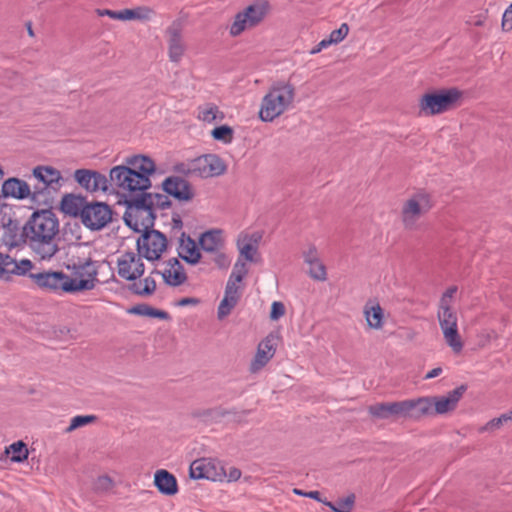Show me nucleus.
<instances>
[{
  "label": "nucleus",
  "instance_id": "nucleus-42",
  "mask_svg": "<svg viewBox=\"0 0 512 512\" xmlns=\"http://www.w3.org/2000/svg\"><path fill=\"white\" fill-rule=\"evenodd\" d=\"M96 420L94 415H78L71 419L69 426L65 429L66 433H71L76 429L87 426Z\"/></svg>",
  "mask_w": 512,
  "mask_h": 512
},
{
  "label": "nucleus",
  "instance_id": "nucleus-54",
  "mask_svg": "<svg viewBox=\"0 0 512 512\" xmlns=\"http://www.w3.org/2000/svg\"><path fill=\"white\" fill-rule=\"evenodd\" d=\"M224 477H227L229 482L237 481L241 477V471L238 468L230 467L228 473L224 472Z\"/></svg>",
  "mask_w": 512,
  "mask_h": 512
},
{
  "label": "nucleus",
  "instance_id": "nucleus-56",
  "mask_svg": "<svg viewBox=\"0 0 512 512\" xmlns=\"http://www.w3.org/2000/svg\"><path fill=\"white\" fill-rule=\"evenodd\" d=\"M200 303V299L195 297H185L179 300L178 306H188L193 305L196 306Z\"/></svg>",
  "mask_w": 512,
  "mask_h": 512
},
{
  "label": "nucleus",
  "instance_id": "nucleus-31",
  "mask_svg": "<svg viewBox=\"0 0 512 512\" xmlns=\"http://www.w3.org/2000/svg\"><path fill=\"white\" fill-rule=\"evenodd\" d=\"M125 164L132 167L138 174H142L150 179L156 171L155 162L147 155L138 154L125 158Z\"/></svg>",
  "mask_w": 512,
  "mask_h": 512
},
{
  "label": "nucleus",
  "instance_id": "nucleus-41",
  "mask_svg": "<svg viewBox=\"0 0 512 512\" xmlns=\"http://www.w3.org/2000/svg\"><path fill=\"white\" fill-rule=\"evenodd\" d=\"M509 421H512V410L509 411L508 413L502 414L497 418L491 419L484 426L479 428V432H494L500 429L504 424L508 423Z\"/></svg>",
  "mask_w": 512,
  "mask_h": 512
},
{
  "label": "nucleus",
  "instance_id": "nucleus-16",
  "mask_svg": "<svg viewBox=\"0 0 512 512\" xmlns=\"http://www.w3.org/2000/svg\"><path fill=\"white\" fill-rule=\"evenodd\" d=\"M30 278L40 288L56 294H72L68 274L62 271H45L30 274Z\"/></svg>",
  "mask_w": 512,
  "mask_h": 512
},
{
  "label": "nucleus",
  "instance_id": "nucleus-37",
  "mask_svg": "<svg viewBox=\"0 0 512 512\" xmlns=\"http://www.w3.org/2000/svg\"><path fill=\"white\" fill-rule=\"evenodd\" d=\"M225 118L224 113L218 108V106L207 103L199 107L198 119L206 123L221 122Z\"/></svg>",
  "mask_w": 512,
  "mask_h": 512
},
{
  "label": "nucleus",
  "instance_id": "nucleus-30",
  "mask_svg": "<svg viewBox=\"0 0 512 512\" xmlns=\"http://www.w3.org/2000/svg\"><path fill=\"white\" fill-rule=\"evenodd\" d=\"M154 485L163 495L173 496L178 492V484L175 476L164 469L155 472Z\"/></svg>",
  "mask_w": 512,
  "mask_h": 512
},
{
  "label": "nucleus",
  "instance_id": "nucleus-36",
  "mask_svg": "<svg viewBox=\"0 0 512 512\" xmlns=\"http://www.w3.org/2000/svg\"><path fill=\"white\" fill-rule=\"evenodd\" d=\"M4 453L10 458L11 462L22 463L28 459L29 449L26 443L18 440L7 446Z\"/></svg>",
  "mask_w": 512,
  "mask_h": 512
},
{
  "label": "nucleus",
  "instance_id": "nucleus-19",
  "mask_svg": "<svg viewBox=\"0 0 512 512\" xmlns=\"http://www.w3.org/2000/svg\"><path fill=\"white\" fill-rule=\"evenodd\" d=\"M190 477L193 479H208L222 481L224 470L214 460L201 458L194 460L190 465Z\"/></svg>",
  "mask_w": 512,
  "mask_h": 512
},
{
  "label": "nucleus",
  "instance_id": "nucleus-7",
  "mask_svg": "<svg viewBox=\"0 0 512 512\" xmlns=\"http://www.w3.org/2000/svg\"><path fill=\"white\" fill-rule=\"evenodd\" d=\"M176 169L178 172L186 175L210 178L224 174L227 166L219 156L207 154L180 163Z\"/></svg>",
  "mask_w": 512,
  "mask_h": 512
},
{
  "label": "nucleus",
  "instance_id": "nucleus-4",
  "mask_svg": "<svg viewBox=\"0 0 512 512\" xmlns=\"http://www.w3.org/2000/svg\"><path fill=\"white\" fill-rule=\"evenodd\" d=\"M456 291L457 288L452 286L443 293L439 301L437 318L445 343L453 353L460 354L464 342L458 331L457 313L453 309V298Z\"/></svg>",
  "mask_w": 512,
  "mask_h": 512
},
{
  "label": "nucleus",
  "instance_id": "nucleus-21",
  "mask_svg": "<svg viewBox=\"0 0 512 512\" xmlns=\"http://www.w3.org/2000/svg\"><path fill=\"white\" fill-rule=\"evenodd\" d=\"M75 181L88 192L107 191L108 179L98 171L77 169L74 172Z\"/></svg>",
  "mask_w": 512,
  "mask_h": 512
},
{
  "label": "nucleus",
  "instance_id": "nucleus-14",
  "mask_svg": "<svg viewBox=\"0 0 512 512\" xmlns=\"http://www.w3.org/2000/svg\"><path fill=\"white\" fill-rule=\"evenodd\" d=\"M32 176L37 180V184L33 186V190H38L39 201L57 192L63 184L61 172L52 166L39 165L33 168Z\"/></svg>",
  "mask_w": 512,
  "mask_h": 512
},
{
  "label": "nucleus",
  "instance_id": "nucleus-12",
  "mask_svg": "<svg viewBox=\"0 0 512 512\" xmlns=\"http://www.w3.org/2000/svg\"><path fill=\"white\" fill-rule=\"evenodd\" d=\"M168 240L158 230L143 232L137 239V251L148 261H157L166 252Z\"/></svg>",
  "mask_w": 512,
  "mask_h": 512
},
{
  "label": "nucleus",
  "instance_id": "nucleus-52",
  "mask_svg": "<svg viewBox=\"0 0 512 512\" xmlns=\"http://www.w3.org/2000/svg\"><path fill=\"white\" fill-rule=\"evenodd\" d=\"M76 199L71 195H66L62 199V209L71 214H76V209H74Z\"/></svg>",
  "mask_w": 512,
  "mask_h": 512
},
{
  "label": "nucleus",
  "instance_id": "nucleus-23",
  "mask_svg": "<svg viewBox=\"0 0 512 512\" xmlns=\"http://www.w3.org/2000/svg\"><path fill=\"white\" fill-rule=\"evenodd\" d=\"M304 262L309 266V276L317 281H325L327 279L326 267L320 259L317 247L308 243L302 250Z\"/></svg>",
  "mask_w": 512,
  "mask_h": 512
},
{
  "label": "nucleus",
  "instance_id": "nucleus-26",
  "mask_svg": "<svg viewBox=\"0 0 512 512\" xmlns=\"http://www.w3.org/2000/svg\"><path fill=\"white\" fill-rule=\"evenodd\" d=\"M464 390L465 388L461 386L448 392L446 395L432 397L434 415H443L454 411Z\"/></svg>",
  "mask_w": 512,
  "mask_h": 512
},
{
  "label": "nucleus",
  "instance_id": "nucleus-32",
  "mask_svg": "<svg viewBox=\"0 0 512 512\" xmlns=\"http://www.w3.org/2000/svg\"><path fill=\"white\" fill-rule=\"evenodd\" d=\"M199 244L204 252H217L221 248H225V238L223 232L219 229H213L204 232L199 237Z\"/></svg>",
  "mask_w": 512,
  "mask_h": 512
},
{
  "label": "nucleus",
  "instance_id": "nucleus-40",
  "mask_svg": "<svg viewBox=\"0 0 512 512\" xmlns=\"http://www.w3.org/2000/svg\"><path fill=\"white\" fill-rule=\"evenodd\" d=\"M247 273L248 269L246 267V263L243 261V259L238 258V260L234 264L233 271L226 285H230L232 282L233 287L240 289L239 283L243 280Z\"/></svg>",
  "mask_w": 512,
  "mask_h": 512
},
{
  "label": "nucleus",
  "instance_id": "nucleus-8",
  "mask_svg": "<svg viewBox=\"0 0 512 512\" xmlns=\"http://www.w3.org/2000/svg\"><path fill=\"white\" fill-rule=\"evenodd\" d=\"M125 223L137 232L151 230L154 225L155 214L143 197H137L127 202V208L124 213Z\"/></svg>",
  "mask_w": 512,
  "mask_h": 512
},
{
  "label": "nucleus",
  "instance_id": "nucleus-10",
  "mask_svg": "<svg viewBox=\"0 0 512 512\" xmlns=\"http://www.w3.org/2000/svg\"><path fill=\"white\" fill-rule=\"evenodd\" d=\"M460 96L461 93L457 89L427 93L419 101L420 112L426 116L441 114L451 109Z\"/></svg>",
  "mask_w": 512,
  "mask_h": 512
},
{
  "label": "nucleus",
  "instance_id": "nucleus-45",
  "mask_svg": "<svg viewBox=\"0 0 512 512\" xmlns=\"http://www.w3.org/2000/svg\"><path fill=\"white\" fill-rule=\"evenodd\" d=\"M348 33H349V26H348V24L343 23V24H341V26L338 29L333 30L330 33V35L327 38H325L324 40L328 44V46L336 45V44L342 42L346 38Z\"/></svg>",
  "mask_w": 512,
  "mask_h": 512
},
{
  "label": "nucleus",
  "instance_id": "nucleus-43",
  "mask_svg": "<svg viewBox=\"0 0 512 512\" xmlns=\"http://www.w3.org/2000/svg\"><path fill=\"white\" fill-rule=\"evenodd\" d=\"M233 134V129L227 125L216 127L211 131V135L215 140L221 141L225 144L232 142Z\"/></svg>",
  "mask_w": 512,
  "mask_h": 512
},
{
  "label": "nucleus",
  "instance_id": "nucleus-44",
  "mask_svg": "<svg viewBox=\"0 0 512 512\" xmlns=\"http://www.w3.org/2000/svg\"><path fill=\"white\" fill-rule=\"evenodd\" d=\"M115 486L113 479L108 475H101L93 482V490L96 493H107Z\"/></svg>",
  "mask_w": 512,
  "mask_h": 512
},
{
  "label": "nucleus",
  "instance_id": "nucleus-11",
  "mask_svg": "<svg viewBox=\"0 0 512 512\" xmlns=\"http://www.w3.org/2000/svg\"><path fill=\"white\" fill-rule=\"evenodd\" d=\"M68 269H72L71 274H68L72 294L91 290L95 287L98 270L94 261L88 259L82 263L73 264L72 267L68 266Z\"/></svg>",
  "mask_w": 512,
  "mask_h": 512
},
{
  "label": "nucleus",
  "instance_id": "nucleus-13",
  "mask_svg": "<svg viewBox=\"0 0 512 512\" xmlns=\"http://www.w3.org/2000/svg\"><path fill=\"white\" fill-rule=\"evenodd\" d=\"M112 209L104 202L86 203L80 213L83 225L92 230L98 231L106 227L112 221Z\"/></svg>",
  "mask_w": 512,
  "mask_h": 512
},
{
  "label": "nucleus",
  "instance_id": "nucleus-5",
  "mask_svg": "<svg viewBox=\"0 0 512 512\" xmlns=\"http://www.w3.org/2000/svg\"><path fill=\"white\" fill-rule=\"evenodd\" d=\"M111 184L123 194L145 193L151 187V179L136 173L126 164L113 167L109 173Z\"/></svg>",
  "mask_w": 512,
  "mask_h": 512
},
{
  "label": "nucleus",
  "instance_id": "nucleus-24",
  "mask_svg": "<svg viewBox=\"0 0 512 512\" xmlns=\"http://www.w3.org/2000/svg\"><path fill=\"white\" fill-rule=\"evenodd\" d=\"M156 272L161 274L164 283L170 287H179L188 281L185 268L177 258L169 259L163 270Z\"/></svg>",
  "mask_w": 512,
  "mask_h": 512
},
{
  "label": "nucleus",
  "instance_id": "nucleus-47",
  "mask_svg": "<svg viewBox=\"0 0 512 512\" xmlns=\"http://www.w3.org/2000/svg\"><path fill=\"white\" fill-rule=\"evenodd\" d=\"M212 255V261L219 269H227L231 264V258L225 252V248L219 249L217 252L210 253Z\"/></svg>",
  "mask_w": 512,
  "mask_h": 512
},
{
  "label": "nucleus",
  "instance_id": "nucleus-60",
  "mask_svg": "<svg viewBox=\"0 0 512 512\" xmlns=\"http://www.w3.org/2000/svg\"><path fill=\"white\" fill-rule=\"evenodd\" d=\"M27 31H28L29 36L34 37V31L32 29L31 24H28Z\"/></svg>",
  "mask_w": 512,
  "mask_h": 512
},
{
  "label": "nucleus",
  "instance_id": "nucleus-1",
  "mask_svg": "<svg viewBox=\"0 0 512 512\" xmlns=\"http://www.w3.org/2000/svg\"><path fill=\"white\" fill-rule=\"evenodd\" d=\"M60 222L50 209L37 210L31 214L22 229L24 243L41 260H51L60 250L58 235Z\"/></svg>",
  "mask_w": 512,
  "mask_h": 512
},
{
  "label": "nucleus",
  "instance_id": "nucleus-50",
  "mask_svg": "<svg viewBox=\"0 0 512 512\" xmlns=\"http://www.w3.org/2000/svg\"><path fill=\"white\" fill-rule=\"evenodd\" d=\"M501 26L503 31H512V3L503 13Z\"/></svg>",
  "mask_w": 512,
  "mask_h": 512
},
{
  "label": "nucleus",
  "instance_id": "nucleus-6",
  "mask_svg": "<svg viewBox=\"0 0 512 512\" xmlns=\"http://www.w3.org/2000/svg\"><path fill=\"white\" fill-rule=\"evenodd\" d=\"M433 207L431 195L420 190L406 198L401 206L400 218L404 229L415 230L419 220Z\"/></svg>",
  "mask_w": 512,
  "mask_h": 512
},
{
  "label": "nucleus",
  "instance_id": "nucleus-33",
  "mask_svg": "<svg viewBox=\"0 0 512 512\" xmlns=\"http://www.w3.org/2000/svg\"><path fill=\"white\" fill-rule=\"evenodd\" d=\"M240 298V292L238 288H235L232 286V283L230 285H226L225 288V294L224 298L221 300L218 311H217V317L218 319L222 320L226 318L233 308L238 303V300Z\"/></svg>",
  "mask_w": 512,
  "mask_h": 512
},
{
  "label": "nucleus",
  "instance_id": "nucleus-22",
  "mask_svg": "<svg viewBox=\"0 0 512 512\" xmlns=\"http://www.w3.org/2000/svg\"><path fill=\"white\" fill-rule=\"evenodd\" d=\"M33 268L29 259L17 261L8 254L0 252V279L9 281L13 275L23 276Z\"/></svg>",
  "mask_w": 512,
  "mask_h": 512
},
{
  "label": "nucleus",
  "instance_id": "nucleus-18",
  "mask_svg": "<svg viewBox=\"0 0 512 512\" xmlns=\"http://www.w3.org/2000/svg\"><path fill=\"white\" fill-rule=\"evenodd\" d=\"M276 340L277 337L274 334H269L259 342L255 356L249 366V371L252 374L260 372L274 357L277 346Z\"/></svg>",
  "mask_w": 512,
  "mask_h": 512
},
{
  "label": "nucleus",
  "instance_id": "nucleus-28",
  "mask_svg": "<svg viewBox=\"0 0 512 512\" xmlns=\"http://www.w3.org/2000/svg\"><path fill=\"white\" fill-rule=\"evenodd\" d=\"M408 409V418L420 419L424 416H433V399L432 397H420L417 399L406 400Z\"/></svg>",
  "mask_w": 512,
  "mask_h": 512
},
{
  "label": "nucleus",
  "instance_id": "nucleus-55",
  "mask_svg": "<svg viewBox=\"0 0 512 512\" xmlns=\"http://www.w3.org/2000/svg\"><path fill=\"white\" fill-rule=\"evenodd\" d=\"M96 12L99 16H108L112 19L120 20L121 10L113 11L109 9H98Z\"/></svg>",
  "mask_w": 512,
  "mask_h": 512
},
{
  "label": "nucleus",
  "instance_id": "nucleus-46",
  "mask_svg": "<svg viewBox=\"0 0 512 512\" xmlns=\"http://www.w3.org/2000/svg\"><path fill=\"white\" fill-rule=\"evenodd\" d=\"M23 240L22 235H18L15 231L11 229H4V233L2 236V242L5 246L8 248H16L20 245L21 241Z\"/></svg>",
  "mask_w": 512,
  "mask_h": 512
},
{
  "label": "nucleus",
  "instance_id": "nucleus-20",
  "mask_svg": "<svg viewBox=\"0 0 512 512\" xmlns=\"http://www.w3.org/2000/svg\"><path fill=\"white\" fill-rule=\"evenodd\" d=\"M368 412L376 419L408 418L406 400L376 403L368 407Z\"/></svg>",
  "mask_w": 512,
  "mask_h": 512
},
{
  "label": "nucleus",
  "instance_id": "nucleus-59",
  "mask_svg": "<svg viewBox=\"0 0 512 512\" xmlns=\"http://www.w3.org/2000/svg\"><path fill=\"white\" fill-rule=\"evenodd\" d=\"M416 336H417V332L414 330L408 329L405 332V338L408 340H414L416 338Z\"/></svg>",
  "mask_w": 512,
  "mask_h": 512
},
{
  "label": "nucleus",
  "instance_id": "nucleus-27",
  "mask_svg": "<svg viewBox=\"0 0 512 512\" xmlns=\"http://www.w3.org/2000/svg\"><path fill=\"white\" fill-rule=\"evenodd\" d=\"M163 189L178 200L188 201L193 192L188 182L180 177H168L162 183Z\"/></svg>",
  "mask_w": 512,
  "mask_h": 512
},
{
  "label": "nucleus",
  "instance_id": "nucleus-58",
  "mask_svg": "<svg viewBox=\"0 0 512 512\" xmlns=\"http://www.w3.org/2000/svg\"><path fill=\"white\" fill-rule=\"evenodd\" d=\"M441 373H442V368H440V367L434 368L425 375V379L428 380V379L435 378V377L439 376Z\"/></svg>",
  "mask_w": 512,
  "mask_h": 512
},
{
  "label": "nucleus",
  "instance_id": "nucleus-25",
  "mask_svg": "<svg viewBox=\"0 0 512 512\" xmlns=\"http://www.w3.org/2000/svg\"><path fill=\"white\" fill-rule=\"evenodd\" d=\"M261 235L258 233H243L237 239V248L239 251V258L249 262H257L258 246Z\"/></svg>",
  "mask_w": 512,
  "mask_h": 512
},
{
  "label": "nucleus",
  "instance_id": "nucleus-35",
  "mask_svg": "<svg viewBox=\"0 0 512 512\" xmlns=\"http://www.w3.org/2000/svg\"><path fill=\"white\" fill-rule=\"evenodd\" d=\"M155 12L152 8L148 6H137L132 9H123L121 10L120 20L121 21H130V20H138V21H149Z\"/></svg>",
  "mask_w": 512,
  "mask_h": 512
},
{
  "label": "nucleus",
  "instance_id": "nucleus-9",
  "mask_svg": "<svg viewBox=\"0 0 512 512\" xmlns=\"http://www.w3.org/2000/svg\"><path fill=\"white\" fill-rule=\"evenodd\" d=\"M268 10L269 5L266 1H256L247 6L235 15L234 21L230 26V34L235 37L257 26L264 20Z\"/></svg>",
  "mask_w": 512,
  "mask_h": 512
},
{
  "label": "nucleus",
  "instance_id": "nucleus-48",
  "mask_svg": "<svg viewBox=\"0 0 512 512\" xmlns=\"http://www.w3.org/2000/svg\"><path fill=\"white\" fill-rule=\"evenodd\" d=\"M133 311L143 316L156 317L160 319L167 318V313L165 311L154 309L148 305H139L135 307Z\"/></svg>",
  "mask_w": 512,
  "mask_h": 512
},
{
  "label": "nucleus",
  "instance_id": "nucleus-3",
  "mask_svg": "<svg viewBox=\"0 0 512 512\" xmlns=\"http://www.w3.org/2000/svg\"><path fill=\"white\" fill-rule=\"evenodd\" d=\"M296 97L295 86L286 80L273 82L264 94L258 117L263 122H273L293 107Z\"/></svg>",
  "mask_w": 512,
  "mask_h": 512
},
{
  "label": "nucleus",
  "instance_id": "nucleus-17",
  "mask_svg": "<svg viewBox=\"0 0 512 512\" xmlns=\"http://www.w3.org/2000/svg\"><path fill=\"white\" fill-rule=\"evenodd\" d=\"M4 197L14 198L17 200L29 199L32 202L39 201V191L33 190L31 186L24 180L11 177L6 179L1 187Z\"/></svg>",
  "mask_w": 512,
  "mask_h": 512
},
{
  "label": "nucleus",
  "instance_id": "nucleus-57",
  "mask_svg": "<svg viewBox=\"0 0 512 512\" xmlns=\"http://www.w3.org/2000/svg\"><path fill=\"white\" fill-rule=\"evenodd\" d=\"M328 44L325 42V40H321L311 51L310 54H317L321 52L323 49L328 48Z\"/></svg>",
  "mask_w": 512,
  "mask_h": 512
},
{
  "label": "nucleus",
  "instance_id": "nucleus-39",
  "mask_svg": "<svg viewBox=\"0 0 512 512\" xmlns=\"http://www.w3.org/2000/svg\"><path fill=\"white\" fill-rule=\"evenodd\" d=\"M141 196L146 201L148 205L153 209L155 213L156 210L166 209L170 206V200L167 195L158 194V193H143Z\"/></svg>",
  "mask_w": 512,
  "mask_h": 512
},
{
  "label": "nucleus",
  "instance_id": "nucleus-29",
  "mask_svg": "<svg viewBox=\"0 0 512 512\" xmlns=\"http://www.w3.org/2000/svg\"><path fill=\"white\" fill-rule=\"evenodd\" d=\"M366 325L371 330H381L384 327V310L379 303L369 301L363 307Z\"/></svg>",
  "mask_w": 512,
  "mask_h": 512
},
{
  "label": "nucleus",
  "instance_id": "nucleus-53",
  "mask_svg": "<svg viewBox=\"0 0 512 512\" xmlns=\"http://www.w3.org/2000/svg\"><path fill=\"white\" fill-rule=\"evenodd\" d=\"M293 493L296 494V495H300V496H304V497H308V498H311V499H314L318 502H321L322 501H326V499H322L321 498V495H320V492L319 491H309V492H304L300 489H293Z\"/></svg>",
  "mask_w": 512,
  "mask_h": 512
},
{
  "label": "nucleus",
  "instance_id": "nucleus-51",
  "mask_svg": "<svg viewBox=\"0 0 512 512\" xmlns=\"http://www.w3.org/2000/svg\"><path fill=\"white\" fill-rule=\"evenodd\" d=\"M487 20V14L486 13H479L476 15H472L468 18L466 23L468 25L474 26V27H482L485 25Z\"/></svg>",
  "mask_w": 512,
  "mask_h": 512
},
{
  "label": "nucleus",
  "instance_id": "nucleus-2",
  "mask_svg": "<svg viewBox=\"0 0 512 512\" xmlns=\"http://www.w3.org/2000/svg\"><path fill=\"white\" fill-rule=\"evenodd\" d=\"M143 256L137 251L123 252L117 259L118 275L131 282L129 291L141 297H149L156 291V281L151 275L140 279L144 274Z\"/></svg>",
  "mask_w": 512,
  "mask_h": 512
},
{
  "label": "nucleus",
  "instance_id": "nucleus-15",
  "mask_svg": "<svg viewBox=\"0 0 512 512\" xmlns=\"http://www.w3.org/2000/svg\"><path fill=\"white\" fill-rule=\"evenodd\" d=\"M167 44V56L171 63L179 64L187 52V44L183 37V23L177 19L170 23L164 31Z\"/></svg>",
  "mask_w": 512,
  "mask_h": 512
},
{
  "label": "nucleus",
  "instance_id": "nucleus-49",
  "mask_svg": "<svg viewBox=\"0 0 512 512\" xmlns=\"http://www.w3.org/2000/svg\"><path fill=\"white\" fill-rule=\"evenodd\" d=\"M286 313L285 305L280 301H274L271 305L270 319L277 321Z\"/></svg>",
  "mask_w": 512,
  "mask_h": 512
},
{
  "label": "nucleus",
  "instance_id": "nucleus-34",
  "mask_svg": "<svg viewBox=\"0 0 512 512\" xmlns=\"http://www.w3.org/2000/svg\"><path fill=\"white\" fill-rule=\"evenodd\" d=\"M178 254L184 261L192 265L197 264L201 258L196 242L190 237L182 236L178 247Z\"/></svg>",
  "mask_w": 512,
  "mask_h": 512
},
{
  "label": "nucleus",
  "instance_id": "nucleus-38",
  "mask_svg": "<svg viewBox=\"0 0 512 512\" xmlns=\"http://www.w3.org/2000/svg\"><path fill=\"white\" fill-rule=\"evenodd\" d=\"M356 495L349 493L345 497L339 498L337 504H334L328 500L322 501L324 505L329 507L334 512H350L355 506Z\"/></svg>",
  "mask_w": 512,
  "mask_h": 512
}]
</instances>
